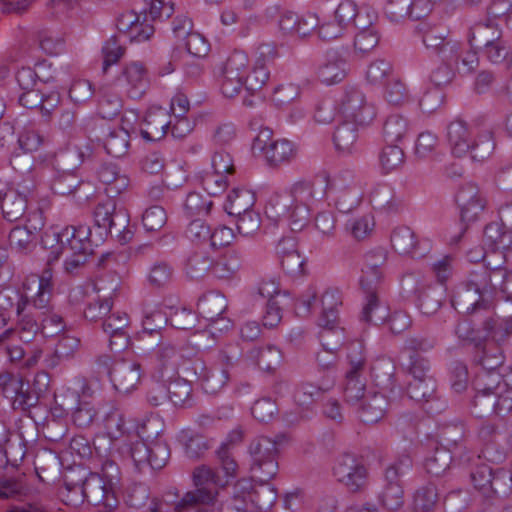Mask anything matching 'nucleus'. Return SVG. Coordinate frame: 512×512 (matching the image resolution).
Segmentation results:
<instances>
[{"instance_id":"obj_1","label":"nucleus","mask_w":512,"mask_h":512,"mask_svg":"<svg viewBox=\"0 0 512 512\" xmlns=\"http://www.w3.org/2000/svg\"><path fill=\"white\" fill-rule=\"evenodd\" d=\"M386 260L387 254L383 248L371 250L364 256L360 286L366 295V303L361 312V321L379 324L387 317V307L381 304L378 298V289L383 277L382 267Z\"/></svg>"},{"instance_id":"obj_2","label":"nucleus","mask_w":512,"mask_h":512,"mask_svg":"<svg viewBox=\"0 0 512 512\" xmlns=\"http://www.w3.org/2000/svg\"><path fill=\"white\" fill-rule=\"evenodd\" d=\"M54 288L53 271L46 267L38 277L37 291L33 295L20 294L17 291L0 292V327L8 323L14 310L17 316L23 315L28 308L46 311L53 297Z\"/></svg>"},{"instance_id":"obj_3","label":"nucleus","mask_w":512,"mask_h":512,"mask_svg":"<svg viewBox=\"0 0 512 512\" xmlns=\"http://www.w3.org/2000/svg\"><path fill=\"white\" fill-rule=\"evenodd\" d=\"M42 245L49 250L47 267L56 262L62 254L67 252L94 253L98 244L91 238V229L88 225L78 224L66 226L61 232H45L42 236Z\"/></svg>"},{"instance_id":"obj_4","label":"nucleus","mask_w":512,"mask_h":512,"mask_svg":"<svg viewBox=\"0 0 512 512\" xmlns=\"http://www.w3.org/2000/svg\"><path fill=\"white\" fill-rule=\"evenodd\" d=\"M195 490L187 492L177 504L179 510L197 506L212 505L218 494V488L228 484V479L209 466L201 465L193 471Z\"/></svg>"},{"instance_id":"obj_5","label":"nucleus","mask_w":512,"mask_h":512,"mask_svg":"<svg viewBox=\"0 0 512 512\" xmlns=\"http://www.w3.org/2000/svg\"><path fill=\"white\" fill-rule=\"evenodd\" d=\"M282 436L272 439L267 436L254 438L249 446L248 453L251 459L250 470L254 477L261 482H268L275 478L279 471V448Z\"/></svg>"},{"instance_id":"obj_6","label":"nucleus","mask_w":512,"mask_h":512,"mask_svg":"<svg viewBox=\"0 0 512 512\" xmlns=\"http://www.w3.org/2000/svg\"><path fill=\"white\" fill-rule=\"evenodd\" d=\"M93 216L95 225L103 229L106 236L116 237L122 244L132 239L133 233L128 229L129 215L125 209L117 208L113 198L98 203Z\"/></svg>"},{"instance_id":"obj_7","label":"nucleus","mask_w":512,"mask_h":512,"mask_svg":"<svg viewBox=\"0 0 512 512\" xmlns=\"http://www.w3.org/2000/svg\"><path fill=\"white\" fill-rule=\"evenodd\" d=\"M338 113L342 119L369 125L376 116L374 105L357 86H346L337 101Z\"/></svg>"},{"instance_id":"obj_8","label":"nucleus","mask_w":512,"mask_h":512,"mask_svg":"<svg viewBox=\"0 0 512 512\" xmlns=\"http://www.w3.org/2000/svg\"><path fill=\"white\" fill-rule=\"evenodd\" d=\"M333 475L349 492H362L368 486V470L354 454L343 453L334 463Z\"/></svg>"},{"instance_id":"obj_9","label":"nucleus","mask_w":512,"mask_h":512,"mask_svg":"<svg viewBox=\"0 0 512 512\" xmlns=\"http://www.w3.org/2000/svg\"><path fill=\"white\" fill-rule=\"evenodd\" d=\"M272 131L269 128L262 129L253 141V151L264 154L270 166L277 167L289 163L295 159L297 150L294 144L286 139L271 140Z\"/></svg>"},{"instance_id":"obj_10","label":"nucleus","mask_w":512,"mask_h":512,"mask_svg":"<svg viewBox=\"0 0 512 512\" xmlns=\"http://www.w3.org/2000/svg\"><path fill=\"white\" fill-rule=\"evenodd\" d=\"M422 41L425 47L441 60H452L459 56L461 43L449 37V30L443 25H425L422 29Z\"/></svg>"},{"instance_id":"obj_11","label":"nucleus","mask_w":512,"mask_h":512,"mask_svg":"<svg viewBox=\"0 0 512 512\" xmlns=\"http://www.w3.org/2000/svg\"><path fill=\"white\" fill-rule=\"evenodd\" d=\"M81 477L85 501L94 506L103 505L108 509L117 507L118 500L115 496L114 487L106 482L103 477H100L99 473L87 472L83 468Z\"/></svg>"},{"instance_id":"obj_12","label":"nucleus","mask_w":512,"mask_h":512,"mask_svg":"<svg viewBox=\"0 0 512 512\" xmlns=\"http://www.w3.org/2000/svg\"><path fill=\"white\" fill-rule=\"evenodd\" d=\"M277 57V49L271 43H263L257 49V59L252 70L247 73L245 78V90L248 93L256 94L261 91L267 83L270 71L269 65L272 64Z\"/></svg>"},{"instance_id":"obj_13","label":"nucleus","mask_w":512,"mask_h":512,"mask_svg":"<svg viewBox=\"0 0 512 512\" xmlns=\"http://www.w3.org/2000/svg\"><path fill=\"white\" fill-rule=\"evenodd\" d=\"M391 245L399 255L421 259L432 249L429 239H418L414 231L407 226L396 227L390 237Z\"/></svg>"},{"instance_id":"obj_14","label":"nucleus","mask_w":512,"mask_h":512,"mask_svg":"<svg viewBox=\"0 0 512 512\" xmlns=\"http://www.w3.org/2000/svg\"><path fill=\"white\" fill-rule=\"evenodd\" d=\"M324 190L317 191L315 183L310 180L296 182L289 194H291L295 207L296 227L303 228L309 221L311 206L320 199Z\"/></svg>"},{"instance_id":"obj_15","label":"nucleus","mask_w":512,"mask_h":512,"mask_svg":"<svg viewBox=\"0 0 512 512\" xmlns=\"http://www.w3.org/2000/svg\"><path fill=\"white\" fill-rule=\"evenodd\" d=\"M455 201L460 209V219L466 226L474 222L483 212L486 206V199L479 187L467 182L462 184L455 196Z\"/></svg>"},{"instance_id":"obj_16","label":"nucleus","mask_w":512,"mask_h":512,"mask_svg":"<svg viewBox=\"0 0 512 512\" xmlns=\"http://www.w3.org/2000/svg\"><path fill=\"white\" fill-rule=\"evenodd\" d=\"M512 411V392L504 396H495L493 393L476 390L472 400V414L483 418L490 414L504 416Z\"/></svg>"},{"instance_id":"obj_17","label":"nucleus","mask_w":512,"mask_h":512,"mask_svg":"<svg viewBox=\"0 0 512 512\" xmlns=\"http://www.w3.org/2000/svg\"><path fill=\"white\" fill-rule=\"evenodd\" d=\"M437 437L441 449H447L452 452H467L469 463L474 457V453L468 448V430L461 421L441 424L438 427Z\"/></svg>"},{"instance_id":"obj_18","label":"nucleus","mask_w":512,"mask_h":512,"mask_svg":"<svg viewBox=\"0 0 512 512\" xmlns=\"http://www.w3.org/2000/svg\"><path fill=\"white\" fill-rule=\"evenodd\" d=\"M162 425L159 419H151L144 423L142 428L147 439L154 437L149 441V468L152 470L162 469L170 458V447L166 441L159 438L160 431L157 430Z\"/></svg>"},{"instance_id":"obj_19","label":"nucleus","mask_w":512,"mask_h":512,"mask_svg":"<svg viewBox=\"0 0 512 512\" xmlns=\"http://www.w3.org/2000/svg\"><path fill=\"white\" fill-rule=\"evenodd\" d=\"M295 207L289 192L274 193L265 206V213L276 223L286 221L292 231L301 230L296 227Z\"/></svg>"},{"instance_id":"obj_20","label":"nucleus","mask_w":512,"mask_h":512,"mask_svg":"<svg viewBox=\"0 0 512 512\" xmlns=\"http://www.w3.org/2000/svg\"><path fill=\"white\" fill-rule=\"evenodd\" d=\"M500 273V266L492 268L487 265H479L469 273L465 283L491 301L493 294L496 293L495 285L502 277Z\"/></svg>"},{"instance_id":"obj_21","label":"nucleus","mask_w":512,"mask_h":512,"mask_svg":"<svg viewBox=\"0 0 512 512\" xmlns=\"http://www.w3.org/2000/svg\"><path fill=\"white\" fill-rule=\"evenodd\" d=\"M451 304L459 313L470 314L480 310L488 311L491 306V301L488 298H484L463 282L456 287L451 299Z\"/></svg>"},{"instance_id":"obj_22","label":"nucleus","mask_w":512,"mask_h":512,"mask_svg":"<svg viewBox=\"0 0 512 512\" xmlns=\"http://www.w3.org/2000/svg\"><path fill=\"white\" fill-rule=\"evenodd\" d=\"M160 378L163 381L179 374V367L184 360L180 350L169 341H161L154 352Z\"/></svg>"},{"instance_id":"obj_23","label":"nucleus","mask_w":512,"mask_h":512,"mask_svg":"<svg viewBox=\"0 0 512 512\" xmlns=\"http://www.w3.org/2000/svg\"><path fill=\"white\" fill-rule=\"evenodd\" d=\"M320 338L323 349L317 353L316 362L322 370H333L337 362L336 352L344 341V331L323 329Z\"/></svg>"},{"instance_id":"obj_24","label":"nucleus","mask_w":512,"mask_h":512,"mask_svg":"<svg viewBox=\"0 0 512 512\" xmlns=\"http://www.w3.org/2000/svg\"><path fill=\"white\" fill-rule=\"evenodd\" d=\"M452 463L460 466L468 465V453H456L447 449L436 448L431 455L426 457L424 467L426 472L431 476L440 477L447 471Z\"/></svg>"},{"instance_id":"obj_25","label":"nucleus","mask_w":512,"mask_h":512,"mask_svg":"<svg viewBox=\"0 0 512 512\" xmlns=\"http://www.w3.org/2000/svg\"><path fill=\"white\" fill-rule=\"evenodd\" d=\"M92 157L93 148L89 143L69 146L56 155L55 171L76 173V170Z\"/></svg>"},{"instance_id":"obj_26","label":"nucleus","mask_w":512,"mask_h":512,"mask_svg":"<svg viewBox=\"0 0 512 512\" xmlns=\"http://www.w3.org/2000/svg\"><path fill=\"white\" fill-rule=\"evenodd\" d=\"M246 255L243 247L228 249L219 259H214L213 275L222 280L235 278L245 264Z\"/></svg>"},{"instance_id":"obj_27","label":"nucleus","mask_w":512,"mask_h":512,"mask_svg":"<svg viewBox=\"0 0 512 512\" xmlns=\"http://www.w3.org/2000/svg\"><path fill=\"white\" fill-rule=\"evenodd\" d=\"M83 467L70 468L63 478V485L59 488V496L65 505L79 507L85 502L82 485Z\"/></svg>"},{"instance_id":"obj_28","label":"nucleus","mask_w":512,"mask_h":512,"mask_svg":"<svg viewBox=\"0 0 512 512\" xmlns=\"http://www.w3.org/2000/svg\"><path fill=\"white\" fill-rule=\"evenodd\" d=\"M117 28L123 37L129 38L131 42H143L154 34V27L146 20L140 21V15L128 12L121 15L117 20Z\"/></svg>"},{"instance_id":"obj_29","label":"nucleus","mask_w":512,"mask_h":512,"mask_svg":"<svg viewBox=\"0 0 512 512\" xmlns=\"http://www.w3.org/2000/svg\"><path fill=\"white\" fill-rule=\"evenodd\" d=\"M358 417L361 422L367 425L380 421L387 410V398L380 392L369 391L356 405Z\"/></svg>"},{"instance_id":"obj_30","label":"nucleus","mask_w":512,"mask_h":512,"mask_svg":"<svg viewBox=\"0 0 512 512\" xmlns=\"http://www.w3.org/2000/svg\"><path fill=\"white\" fill-rule=\"evenodd\" d=\"M502 35V30L496 22L483 20L469 27L466 38L470 48L480 50L496 41Z\"/></svg>"},{"instance_id":"obj_31","label":"nucleus","mask_w":512,"mask_h":512,"mask_svg":"<svg viewBox=\"0 0 512 512\" xmlns=\"http://www.w3.org/2000/svg\"><path fill=\"white\" fill-rule=\"evenodd\" d=\"M140 378L141 365L139 363L122 361L114 366L110 381L119 393H128L138 385Z\"/></svg>"},{"instance_id":"obj_32","label":"nucleus","mask_w":512,"mask_h":512,"mask_svg":"<svg viewBox=\"0 0 512 512\" xmlns=\"http://www.w3.org/2000/svg\"><path fill=\"white\" fill-rule=\"evenodd\" d=\"M103 423L108 436L114 440L130 433L135 427L127 412L118 405L109 408L104 414Z\"/></svg>"},{"instance_id":"obj_33","label":"nucleus","mask_w":512,"mask_h":512,"mask_svg":"<svg viewBox=\"0 0 512 512\" xmlns=\"http://www.w3.org/2000/svg\"><path fill=\"white\" fill-rule=\"evenodd\" d=\"M471 130L463 120L452 121L447 127V140L451 152L456 157H463L469 152L472 143Z\"/></svg>"},{"instance_id":"obj_34","label":"nucleus","mask_w":512,"mask_h":512,"mask_svg":"<svg viewBox=\"0 0 512 512\" xmlns=\"http://www.w3.org/2000/svg\"><path fill=\"white\" fill-rule=\"evenodd\" d=\"M49 382V376L47 373H37L34 379V387L38 390L30 391L28 383H25L24 388L21 392L17 393L14 397L11 406L14 410H20L23 412L29 411L30 408L35 407L39 401V393L46 390Z\"/></svg>"},{"instance_id":"obj_35","label":"nucleus","mask_w":512,"mask_h":512,"mask_svg":"<svg viewBox=\"0 0 512 512\" xmlns=\"http://www.w3.org/2000/svg\"><path fill=\"white\" fill-rule=\"evenodd\" d=\"M27 209L25 194L16 189L9 188L4 193L0 192V210L4 218L9 222L21 220Z\"/></svg>"},{"instance_id":"obj_36","label":"nucleus","mask_w":512,"mask_h":512,"mask_svg":"<svg viewBox=\"0 0 512 512\" xmlns=\"http://www.w3.org/2000/svg\"><path fill=\"white\" fill-rule=\"evenodd\" d=\"M97 177L106 186V193L114 198L121 194L129 186V179L126 175L120 174L116 164L103 163L97 170Z\"/></svg>"},{"instance_id":"obj_37","label":"nucleus","mask_w":512,"mask_h":512,"mask_svg":"<svg viewBox=\"0 0 512 512\" xmlns=\"http://www.w3.org/2000/svg\"><path fill=\"white\" fill-rule=\"evenodd\" d=\"M366 125L355 123V121L343 119L336 127L333 134V142L336 149L343 153H352L356 150L358 141V130Z\"/></svg>"},{"instance_id":"obj_38","label":"nucleus","mask_w":512,"mask_h":512,"mask_svg":"<svg viewBox=\"0 0 512 512\" xmlns=\"http://www.w3.org/2000/svg\"><path fill=\"white\" fill-rule=\"evenodd\" d=\"M227 306L224 294L218 291H209L199 298L197 310L204 319L214 322L225 312Z\"/></svg>"},{"instance_id":"obj_39","label":"nucleus","mask_w":512,"mask_h":512,"mask_svg":"<svg viewBox=\"0 0 512 512\" xmlns=\"http://www.w3.org/2000/svg\"><path fill=\"white\" fill-rule=\"evenodd\" d=\"M371 377L376 387L384 392H393L397 386L396 366L391 359L382 358L371 367Z\"/></svg>"},{"instance_id":"obj_40","label":"nucleus","mask_w":512,"mask_h":512,"mask_svg":"<svg viewBox=\"0 0 512 512\" xmlns=\"http://www.w3.org/2000/svg\"><path fill=\"white\" fill-rule=\"evenodd\" d=\"M483 243L494 252L506 251L512 246V230L504 224L491 222L484 228Z\"/></svg>"},{"instance_id":"obj_41","label":"nucleus","mask_w":512,"mask_h":512,"mask_svg":"<svg viewBox=\"0 0 512 512\" xmlns=\"http://www.w3.org/2000/svg\"><path fill=\"white\" fill-rule=\"evenodd\" d=\"M184 269L190 279H203L209 272L213 274L214 258L208 251L194 250L188 255Z\"/></svg>"},{"instance_id":"obj_42","label":"nucleus","mask_w":512,"mask_h":512,"mask_svg":"<svg viewBox=\"0 0 512 512\" xmlns=\"http://www.w3.org/2000/svg\"><path fill=\"white\" fill-rule=\"evenodd\" d=\"M123 76L129 86L127 93L132 99H139L148 87L147 71L143 64L132 62L123 70Z\"/></svg>"},{"instance_id":"obj_43","label":"nucleus","mask_w":512,"mask_h":512,"mask_svg":"<svg viewBox=\"0 0 512 512\" xmlns=\"http://www.w3.org/2000/svg\"><path fill=\"white\" fill-rule=\"evenodd\" d=\"M481 335L482 341L491 339L495 344L504 342L512 335V318L502 319L492 315L487 316L482 322Z\"/></svg>"},{"instance_id":"obj_44","label":"nucleus","mask_w":512,"mask_h":512,"mask_svg":"<svg viewBox=\"0 0 512 512\" xmlns=\"http://www.w3.org/2000/svg\"><path fill=\"white\" fill-rule=\"evenodd\" d=\"M342 305V297L338 289L329 288L321 296L322 312L320 325L323 329H335L338 320V307Z\"/></svg>"},{"instance_id":"obj_45","label":"nucleus","mask_w":512,"mask_h":512,"mask_svg":"<svg viewBox=\"0 0 512 512\" xmlns=\"http://www.w3.org/2000/svg\"><path fill=\"white\" fill-rule=\"evenodd\" d=\"M334 386V378L327 376L320 384L302 382L296 392L295 399L302 406H308L318 401L322 395Z\"/></svg>"},{"instance_id":"obj_46","label":"nucleus","mask_w":512,"mask_h":512,"mask_svg":"<svg viewBox=\"0 0 512 512\" xmlns=\"http://www.w3.org/2000/svg\"><path fill=\"white\" fill-rule=\"evenodd\" d=\"M407 395L417 403H428L437 399V384L433 376L424 377L422 380L411 379L407 386Z\"/></svg>"},{"instance_id":"obj_47","label":"nucleus","mask_w":512,"mask_h":512,"mask_svg":"<svg viewBox=\"0 0 512 512\" xmlns=\"http://www.w3.org/2000/svg\"><path fill=\"white\" fill-rule=\"evenodd\" d=\"M249 358L264 371H274L283 360L281 350L274 345H267L261 348H253L249 351Z\"/></svg>"},{"instance_id":"obj_48","label":"nucleus","mask_w":512,"mask_h":512,"mask_svg":"<svg viewBox=\"0 0 512 512\" xmlns=\"http://www.w3.org/2000/svg\"><path fill=\"white\" fill-rule=\"evenodd\" d=\"M129 129L130 127L109 130L103 143L107 154L115 158H121L128 153L131 139Z\"/></svg>"},{"instance_id":"obj_49","label":"nucleus","mask_w":512,"mask_h":512,"mask_svg":"<svg viewBox=\"0 0 512 512\" xmlns=\"http://www.w3.org/2000/svg\"><path fill=\"white\" fill-rule=\"evenodd\" d=\"M255 203L254 194L247 189H233L228 195L224 205L225 211L230 216H240L252 211Z\"/></svg>"},{"instance_id":"obj_50","label":"nucleus","mask_w":512,"mask_h":512,"mask_svg":"<svg viewBox=\"0 0 512 512\" xmlns=\"http://www.w3.org/2000/svg\"><path fill=\"white\" fill-rule=\"evenodd\" d=\"M248 488H252V486L247 480L242 479L238 481L235 485L236 492L234 496L225 504L233 507L239 512H253L255 505H257L259 508H262V504L259 503L258 492L248 491L242 495L238 494L239 491H244Z\"/></svg>"},{"instance_id":"obj_51","label":"nucleus","mask_w":512,"mask_h":512,"mask_svg":"<svg viewBox=\"0 0 512 512\" xmlns=\"http://www.w3.org/2000/svg\"><path fill=\"white\" fill-rule=\"evenodd\" d=\"M171 121L166 120L165 113H149L144 119V126L139 131L146 141H157L164 137Z\"/></svg>"},{"instance_id":"obj_52","label":"nucleus","mask_w":512,"mask_h":512,"mask_svg":"<svg viewBox=\"0 0 512 512\" xmlns=\"http://www.w3.org/2000/svg\"><path fill=\"white\" fill-rule=\"evenodd\" d=\"M409 122L400 114L389 115L383 124V137L387 144L396 145L409 133Z\"/></svg>"},{"instance_id":"obj_53","label":"nucleus","mask_w":512,"mask_h":512,"mask_svg":"<svg viewBox=\"0 0 512 512\" xmlns=\"http://www.w3.org/2000/svg\"><path fill=\"white\" fill-rule=\"evenodd\" d=\"M346 62L332 55L318 69V78L326 85H332L341 82L346 76Z\"/></svg>"},{"instance_id":"obj_54","label":"nucleus","mask_w":512,"mask_h":512,"mask_svg":"<svg viewBox=\"0 0 512 512\" xmlns=\"http://www.w3.org/2000/svg\"><path fill=\"white\" fill-rule=\"evenodd\" d=\"M217 192L208 191L206 194L192 191L187 194L183 208L187 216H206L213 207L211 195Z\"/></svg>"},{"instance_id":"obj_55","label":"nucleus","mask_w":512,"mask_h":512,"mask_svg":"<svg viewBox=\"0 0 512 512\" xmlns=\"http://www.w3.org/2000/svg\"><path fill=\"white\" fill-rule=\"evenodd\" d=\"M417 305L422 314L430 316L435 314L444 301V289L428 285L418 295Z\"/></svg>"},{"instance_id":"obj_56","label":"nucleus","mask_w":512,"mask_h":512,"mask_svg":"<svg viewBox=\"0 0 512 512\" xmlns=\"http://www.w3.org/2000/svg\"><path fill=\"white\" fill-rule=\"evenodd\" d=\"M367 394L365 374L345 373L343 395L348 404L357 405Z\"/></svg>"},{"instance_id":"obj_57","label":"nucleus","mask_w":512,"mask_h":512,"mask_svg":"<svg viewBox=\"0 0 512 512\" xmlns=\"http://www.w3.org/2000/svg\"><path fill=\"white\" fill-rule=\"evenodd\" d=\"M370 203L374 209L395 212L398 210L400 202L395 199V192L387 184L377 185L370 193Z\"/></svg>"},{"instance_id":"obj_58","label":"nucleus","mask_w":512,"mask_h":512,"mask_svg":"<svg viewBox=\"0 0 512 512\" xmlns=\"http://www.w3.org/2000/svg\"><path fill=\"white\" fill-rule=\"evenodd\" d=\"M495 146L493 132L490 129H483L477 131L476 138H472L468 153H470L473 160L483 161L491 156Z\"/></svg>"},{"instance_id":"obj_59","label":"nucleus","mask_w":512,"mask_h":512,"mask_svg":"<svg viewBox=\"0 0 512 512\" xmlns=\"http://www.w3.org/2000/svg\"><path fill=\"white\" fill-rule=\"evenodd\" d=\"M413 461L409 454L399 455L384 471V486L403 485L401 478L412 468Z\"/></svg>"},{"instance_id":"obj_60","label":"nucleus","mask_w":512,"mask_h":512,"mask_svg":"<svg viewBox=\"0 0 512 512\" xmlns=\"http://www.w3.org/2000/svg\"><path fill=\"white\" fill-rule=\"evenodd\" d=\"M80 340L68 334H61L55 345L53 354L47 360L51 367L57 366L61 361L74 357L79 349Z\"/></svg>"},{"instance_id":"obj_61","label":"nucleus","mask_w":512,"mask_h":512,"mask_svg":"<svg viewBox=\"0 0 512 512\" xmlns=\"http://www.w3.org/2000/svg\"><path fill=\"white\" fill-rule=\"evenodd\" d=\"M121 109L122 100L117 93L109 88L100 89L97 112L102 119H113Z\"/></svg>"},{"instance_id":"obj_62","label":"nucleus","mask_w":512,"mask_h":512,"mask_svg":"<svg viewBox=\"0 0 512 512\" xmlns=\"http://www.w3.org/2000/svg\"><path fill=\"white\" fill-rule=\"evenodd\" d=\"M346 371L345 373L366 374L367 358L364 352V345L360 341H353L347 346Z\"/></svg>"},{"instance_id":"obj_63","label":"nucleus","mask_w":512,"mask_h":512,"mask_svg":"<svg viewBox=\"0 0 512 512\" xmlns=\"http://www.w3.org/2000/svg\"><path fill=\"white\" fill-rule=\"evenodd\" d=\"M325 188L333 192L352 191V189L363 190L360 181L354 171L350 169L341 170L333 179L327 173L324 174Z\"/></svg>"},{"instance_id":"obj_64","label":"nucleus","mask_w":512,"mask_h":512,"mask_svg":"<svg viewBox=\"0 0 512 512\" xmlns=\"http://www.w3.org/2000/svg\"><path fill=\"white\" fill-rule=\"evenodd\" d=\"M437 504L438 492L435 485L429 483L415 491L413 506L417 512H434Z\"/></svg>"}]
</instances>
